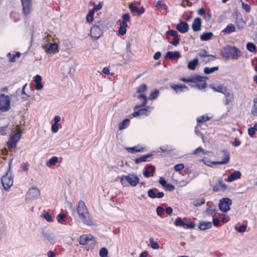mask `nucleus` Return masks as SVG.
I'll return each mask as SVG.
<instances>
[{
	"instance_id": "1",
	"label": "nucleus",
	"mask_w": 257,
	"mask_h": 257,
	"mask_svg": "<svg viewBox=\"0 0 257 257\" xmlns=\"http://www.w3.org/2000/svg\"><path fill=\"white\" fill-rule=\"evenodd\" d=\"M77 211L80 219L84 224L87 226L95 225L84 201L79 202Z\"/></svg>"
},
{
	"instance_id": "2",
	"label": "nucleus",
	"mask_w": 257,
	"mask_h": 257,
	"mask_svg": "<svg viewBox=\"0 0 257 257\" xmlns=\"http://www.w3.org/2000/svg\"><path fill=\"white\" fill-rule=\"evenodd\" d=\"M139 182V178L134 173L122 175L120 178V183L123 187H135L138 185Z\"/></svg>"
},
{
	"instance_id": "3",
	"label": "nucleus",
	"mask_w": 257,
	"mask_h": 257,
	"mask_svg": "<svg viewBox=\"0 0 257 257\" xmlns=\"http://www.w3.org/2000/svg\"><path fill=\"white\" fill-rule=\"evenodd\" d=\"M240 51L234 46H226L222 49V56L227 59L237 60Z\"/></svg>"
},
{
	"instance_id": "4",
	"label": "nucleus",
	"mask_w": 257,
	"mask_h": 257,
	"mask_svg": "<svg viewBox=\"0 0 257 257\" xmlns=\"http://www.w3.org/2000/svg\"><path fill=\"white\" fill-rule=\"evenodd\" d=\"M11 99L8 95L0 93V110L6 112L11 108Z\"/></svg>"
},
{
	"instance_id": "5",
	"label": "nucleus",
	"mask_w": 257,
	"mask_h": 257,
	"mask_svg": "<svg viewBox=\"0 0 257 257\" xmlns=\"http://www.w3.org/2000/svg\"><path fill=\"white\" fill-rule=\"evenodd\" d=\"M232 200L227 197L220 199L219 201V209L224 213H226L230 210V206L232 205Z\"/></svg>"
},
{
	"instance_id": "6",
	"label": "nucleus",
	"mask_w": 257,
	"mask_h": 257,
	"mask_svg": "<svg viewBox=\"0 0 257 257\" xmlns=\"http://www.w3.org/2000/svg\"><path fill=\"white\" fill-rule=\"evenodd\" d=\"M1 182L4 189L8 191L13 184V178L7 172L1 178Z\"/></svg>"
},
{
	"instance_id": "7",
	"label": "nucleus",
	"mask_w": 257,
	"mask_h": 257,
	"mask_svg": "<svg viewBox=\"0 0 257 257\" xmlns=\"http://www.w3.org/2000/svg\"><path fill=\"white\" fill-rule=\"evenodd\" d=\"M40 196V192L37 187H33L29 189L26 196V200L30 202L33 200L38 199Z\"/></svg>"
},
{
	"instance_id": "8",
	"label": "nucleus",
	"mask_w": 257,
	"mask_h": 257,
	"mask_svg": "<svg viewBox=\"0 0 257 257\" xmlns=\"http://www.w3.org/2000/svg\"><path fill=\"white\" fill-rule=\"evenodd\" d=\"M42 48L47 53H56L58 52V45L56 43L43 45Z\"/></svg>"
},
{
	"instance_id": "9",
	"label": "nucleus",
	"mask_w": 257,
	"mask_h": 257,
	"mask_svg": "<svg viewBox=\"0 0 257 257\" xmlns=\"http://www.w3.org/2000/svg\"><path fill=\"white\" fill-rule=\"evenodd\" d=\"M103 31L99 28L93 26L90 31V36L92 39L93 41L98 39L102 35Z\"/></svg>"
},
{
	"instance_id": "10",
	"label": "nucleus",
	"mask_w": 257,
	"mask_h": 257,
	"mask_svg": "<svg viewBox=\"0 0 257 257\" xmlns=\"http://www.w3.org/2000/svg\"><path fill=\"white\" fill-rule=\"evenodd\" d=\"M23 12L25 16L30 14L32 9V0H21Z\"/></svg>"
},
{
	"instance_id": "11",
	"label": "nucleus",
	"mask_w": 257,
	"mask_h": 257,
	"mask_svg": "<svg viewBox=\"0 0 257 257\" xmlns=\"http://www.w3.org/2000/svg\"><path fill=\"white\" fill-rule=\"evenodd\" d=\"M222 153L224 156V158L221 161H213L212 162L213 165H224L227 164L230 160V156L229 153L225 150H222Z\"/></svg>"
},
{
	"instance_id": "12",
	"label": "nucleus",
	"mask_w": 257,
	"mask_h": 257,
	"mask_svg": "<svg viewBox=\"0 0 257 257\" xmlns=\"http://www.w3.org/2000/svg\"><path fill=\"white\" fill-rule=\"evenodd\" d=\"M128 8L131 12L136 13L139 15H142L145 12V9L143 7H137L133 3H130Z\"/></svg>"
},
{
	"instance_id": "13",
	"label": "nucleus",
	"mask_w": 257,
	"mask_h": 257,
	"mask_svg": "<svg viewBox=\"0 0 257 257\" xmlns=\"http://www.w3.org/2000/svg\"><path fill=\"white\" fill-rule=\"evenodd\" d=\"M177 30L181 33H186L189 29V26L186 22H181L176 26Z\"/></svg>"
},
{
	"instance_id": "14",
	"label": "nucleus",
	"mask_w": 257,
	"mask_h": 257,
	"mask_svg": "<svg viewBox=\"0 0 257 257\" xmlns=\"http://www.w3.org/2000/svg\"><path fill=\"white\" fill-rule=\"evenodd\" d=\"M93 238V236L90 234L82 235L80 236L79 242L81 245H85L89 241H92Z\"/></svg>"
},
{
	"instance_id": "15",
	"label": "nucleus",
	"mask_w": 257,
	"mask_h": 257,
	"mask_svg": "<svg viewBox=\"0 0 257 257\" xmlns=\"http://www.w3.org/2000/svg\"><path fill=\"white\" fill-rule=\"evenodd\" d=\"M201 20L200 18H196L193 21L192 28L194 32H198L201 30Z\"/></svg>"
},
{
	"instance_id": "16",
	"label": "nucleus",
	"mask_w": 257,
	"mask_h": 257,
	"mask_svg": "<svg viewBox=\"0 0 257 257\" xmlns=\"http://www.w3.org/2000/svg\"><path fill=\"white\" fill-rule=\"evenodd\" d=\"M241 173L239 171H235L228 176L226 180L228 182H231L236 179L240 178Z\"/></svg>"
},
{
	"instance_id": "17",
	"label": "nucleus",
	"mask_w": 257,
	"mask_h": 257,
	"mask_svg": "<svg viewBox=\"0 0 257 257\" xmlns=\"http://www.w3.org/2000/svg\"><path fill=\"white\" fill-rule=\"evenodd\" d=\"M180 53L178 51H168L166 53L165 57L171 60H175L180 57Z\"/></svg>"
},
{
	"instance_id": "18",
	"label": "nucleus",
	"mask_w": 257,
	"mask_h": 257,
	"mask_svg": "<svg viewBox=\"0 0 257 257\" xmlns=\"http://www.w3.org/2000/svg\"><path fill=\"white\" fill-rule=\"evenodd\" d=\"M155 171V167L154 166L150 165L145 168L143 174L145 177L148 178L151 176V174L154 173Z\"/></svg>"
},
{
	"instance_id": "19",
	"label": "nucleus",
	"mask_w": 257,
	"mask_h": 257,
	"mask_svg": "<svg viewBox=\"0 0 257 257\" xmlns=\"http://www.w3.org/2000/svg\"><path fill=\"white\" fill-rule=\"evenodd\" d=\"M212 227V222L209 221H200L199 225V228L201 230H205L209 229Z\"/></svg>"
},
{
	"instance_id": "20",
	"label": "nucleus",
	"mask_w": 257,
	"mask_h": 257,
	"mask_svg": "<svg viewBox=\"0 0 257 257\" xmlns=\"http://www.w3.org/2000/svg\"><path fill=\"white\" fill-rule=\"evenodd\" d=\"M110 176H113L112 179L114 181L119 178V171L116 167H112L108 172Z\"/></svg>"
},
{
	"instance_id": "21",
	"label": "nucleus",
	"mask_w": 257,
	"mask_h": 257,
	"mask_svg": "<svg viewBox=\"0 0 257 257\" xmlns=\"http://www.w3.org/2000/svg\"><path fill=\"white\" fill-rule=\"evenodd\" d=\"M43 237L45 240L50 243H53L55 240V236L48 232H43Z\"/></svg>"
},
{
	"instance_id": "22",
	"label": "nucleus",
	"mask_w": 257,
	"mask_h": 257,
	"mask_svg": "<svg viewBox=\"0 0 257 257\" xmlns=\"http://www.w3.org/2000/svg\"><path fill=\"white\" fill-rule=\"evenodd\" d=\"M127 24L126 22L124 21H121L119 23V28L118 29V34L120 35H123L126 33V27Z\"/></svg>"
},
{
	"instance_id": "23",
	"label": "nucleus",
	"mask_w": 257,
	"mask_h": 257,
	"mask_svg": "<svg viewBox=\"0 0 257 257\" xmlns=\"http://www.w3.org/2000/svg\"><path fill=\"white\" fill-rule=\"evenodd\" d=\"M93 26L104 30L106 28V24L103 20H95Z\"/></svg>"
},
{
	"instance_id": "24",
	"label": "nucleus",
	"mask_w": 257,
	"mask_h": 257,
	"mask_svg": "<svg viewBox=\"0 0 257 257\" xmlns=\"http://www.w3.org/2000/svg\"><path fill=\"white\" fill-rule=\"evenodd\" d=\"M207 79V77H203L202 79H201V80H198L197 81V83L196 84V87L199 89H203L206 87V83L205 82V80Z\"/></svg>"
},
{
	"instance_id": "25",
	"label": "nucleus",
	"mask_w": 257,
	"mask_h": 257,
	"mask_svg": "<svg viewBox=\"0 0 257 257\" xmlns=\"http://www.w3.org/2000/svg\"><path fill=\"white\" fill-rule=\"evenodd\" d=\"M212 32L204 33L200 35V38L202 41H206L211 40L213 37Z\"/></svg>"
},
{
	"instance_id": "26",
	"label": "nucleus",
	"mask_w": 257,
	"mask_h": 257,
	"mask_svg": "<svg viewBox=\"0 0 257 257\" xmlns=\"http://www.w3.org/2000/svg\"><path fill=\"white\" fill-rule=\"evenodd\" d=\"M235 31V27L232 25L230 24L227 25L226 28L222 31V32L225 35L229 34L231 32H234Z\"/></svg>"
},
{
	"instance_id": "27",
	"label": "nucleus",
	"mask_w": 257,
	"mask_h": 257,
	"mask_svg": "<svg viewBox=\"0 0 257 257\" xmlns=\"http://www.w3.org/2000/svg\"><path fill=\"white\" fill-rule=\"evenodd\" d=\"M198 64V60L197 58H195L188 62L187 67L190 70H194Z\"/></svg>"
},
{
	"instance_id": "28",
	"label": "nucleus",
	"mask_w": 257,
	"mask_h": 257,
	"mask_svg": "<svg viewBox=\"0 0 257 257\" xmlns=\"http://www.w3.org/2000/svg\"><path fill=\"white\" fill-rule=\"evenodd\" d=\"M22 133V132L21 130H19L14 132V133L12 134L10 137L13 140H15V142H18L21 138Z\"/></svg>"
},
{
	"instance_id": "29",
	"label": "nucleus",
	"mask_w": 257,
	"mask_h": 257,
	"mask_svg": "<svg viewBox=\"0 0 257 257\" xmlns=\"http://www.w3.org/2000/svg\"><path fill=\"white\" fill-rule=\"evenodd\" d=\"M138 98L140 99H142L143 100V102H142V103L141 104V105H137L136 107H135V108L136 109H138L141 107H143V106H145V105L146 104L147 102V96L144 95V94H140V95L138 96Z\"/></svg>"
},
{
	"instance_id": "30",
	"label": "nucleus",
	"mask_w": 257,
	"mask_h": 257,
	"mask_svg": "<svg viewBox=\"0 0 257 257\" xmlns=\"http://www.w3.org/2000/svg\"><path fill=\"white\" fill-rule=\"evenodd\" d=\"M21 56V53L20 52H17L15 54L12 56L10 53H8L7 57L9 58V61L11 62H15L16 58H20Z\"/></svg>"
},
{
	"instance_id": "31",
	"label": "nucleus",
	"mask_w": 257,
	"mask_h": 257,
	"mask_svg": "<svg viewBox=\"0 0 257 257\" xmlns=\"http://www.w3.org/2000/svg\"><path fill=\"white\" fill-rule=\"evenodd\" d=\"M130 119L128 118H125L123 121H121L118 124V128L119 130H122L126 128L129 124Z\"/></svg>"
},
{
	"instance_id": "32",
	"label": "nucleus",
	"mask_w": 257,
	"mask_h": 257,
	"mask_svg": "<svg viewBox=\"0 0 257 257\" xmlns=\"http://www.w3.org/2000/svg\"><path fill=\"white\" fill-rule=\"evenodd\" d=\"M58 162V157L56 156H54L46 162V165L48 167H50L51 166H54Z\"/></svg>"
},
{
	"instance_id": "33",
	"label": "nucleus",
	"mask_w": 257,
	"mask_h": 257,
	"mask_svg": "<svg viewBox=\"0 0 257 257\" xmlns=\"http://www.w3.org/2000/svg\"><path fill=\"white\" fill-rule=\"evenodd\" d=\"M217 210L216 208H212L211 207H209L206 209L205 213L207 216H214L217 213Z\"/></svg>"
},
{
	"instance_id": "34",
	"label": "nucleus",
	"mask_w": 257,
	"mask_h": 257,
	"mask_svg": "<svg viewBox=\"0 0 257 257\" xmlns=\"http://www.w3.org/2000/svg\"><path fill=\"white\" fill-rule=\"evenodd\" d=\"M171 87L176 92L182 91L183 89L188 90V88L185 85H172Z\"/></svg>"
},
{
	"instance_id": "35",
	"label": "nucleus",
	"mask_w": 257,
	"mask_h": 257,
	"mask_svg": "<svg viewBox=\"0 0 257 257\" xmlns=\"http://www.w3.org/2000/svg\"><path fill=\"white\" fill-rule=\"evenodd\" d=\"M71 70V69L70 66L67 64L64 65L62 68V70L63 71V74L64 75H65L66 76L70 74Z\"/></svg>"
},
{
	"instance_id": "36",
	"label": "nucleus",
	"mask_w": 257,
	"mask_h": 257,
	"mask_svg": "<svg viewBox=\"0 0 257 257\" xmlns=\"http://www.w3.org/2000/svg\"><path fill=\"white\" fill-rule=\"evenodd\" d=\"M151 156V155H146L144 156H142L140 157L136 158L135 159V162L136 164H139L141 162H146L147 160V159L150 157Z\"/></svg>"
},
{
	"instance_id": "37",
	"label": "nucleus",
	"mask_w": 257,
	"mask_h": 257,
	"mask_svg": "<svg viewBox=\"0 0 257 257\" xmlns=\"http://www.w3.org/2000/svg\"><path fill=\"white\" fill-rule=\"evenodd\" d=\"M205 203V199L202 198H198L196 200H195L193 202V204L195 207H198L202 204H204Z\"/></svg>"
},
{
	"instance_id": "38",
	"label": "nucleus",
	"mask_w": 257,
	"mask_h": 257,
	"mask_svg": "<svg viewBox=\"0 0 257 257\" xmlns=\"http://www.w3.org/2000/svg\"><path fill=\"white\" fill-rule=\"evenodd\" d=\"M224 94H225L226 97L224 104L225 105H228L233 99V94L229 92L226 93V92Z\"/></svg>"
},
{
	"instance_id": "39",
	"label": "nucleus",
	"mask_w": 257,
	"mask_h": 257,
	"mask_svg": "<svg viewBox=\"0 0 257 257\" xmlns=\"http://www.w3.org/2000/svg\"><path fill=\"white\" fill-rule=\"evenodd\" d=\"M153 107L151 106H147L145 108H142L140 109V110H142L141 111V115L142 114H145L146 115H148L150 114V112L151 111V110L153 109Z\"/></svg>"
},
{
	"instance_id": "40",
	"label": "nucleus",
	"mask_w": 257,
	"mask_h": 257,
	"mask_svg": "<svg viewBox=\"0 0 257 257\" xmlns=\"http://www.w3.org/2000/svg\"><path fill=\"white\" fill-rule=\"evenodd\" d=\"M218 69V66H215L211 68H209L208 67H205L204 68V72L205 74H210L213 72H214L216 70H217Z\"/></svg>"
},
{
	"instance_id": "41",
	"label": "nucleus",
	"mask_w": 257,
	"mask_h": 257,
	"mask_svg": "<svg viewBox=\"0 0 257 257\" xmlns=\"http://www.w3.org/2000/svg\"><path fill=\"white\" fill-rule=\"evenodd\" d=\"M257 131V123L254 124L252 127H250L248 129V134L250 136H252Z\"/></svg>"
},
{
	"instance_id": "42",
	"label": "nucleus",
	"mask_w": 257,
	"mask_h": 257,
	"mask_svg": "<svg viewBox=\"0 0 257 257\" xmlns=\"http://www.w3.org/2000/svg\"><path fill=\"white\" fill-rule=\"evenodd\" d=\"M201 79H202V76L196 75L191 78H188V82L195 83L198 80H201Z\"/></svg>"
},
{
	"instance_id": "43",
	"label": "nucleus",
	"mask_w": 257,
	"mask_h": 257,
	"mask_svg": "<svg viewBox=\"0 0 257 257\" xmlns=\"http://www.w3.org/2000/svg\"><path fill=\"white\" fill-rule=\"evenodd\" d=\"M142 149L143 148L138 149L137 147H128L126 148V150L131 153H135L141 152Z\"/></svg>"
},
{
	"instance_id": "44",
	"label": "nucleus",
	"mask_w": 257,
	"mask_h": 257,
	"mask_svg": "<svg viewBox=\"0 0 257 257\" xmlns=\"http://www.w3.org/2000/svg\"><path fill=\"white\" fill-rule=\"evenodd\" d=\"M17 143L18 142H15V140H13L12 138L10 137V139L7 142V145L9 148H15L17 146Z\"/></svg>"
},
{
	"instance_id": "45",
	"label": "nucleus",
	"mask_w": 257,
	"mask_h": 257,
	"mask_svg": "<svg viewBox=\"0 0 257 257\" xmlns=\"http://www.w3.org/2000/svg\"><path fill=\"white\" fill-rule=\"evenodd\" d=\"M94 12L93 11H89L86 16V21L88 23H91L93 20Z\"/></svg>"
},
{
	"instance_id": "46",
	"label": "nucleus",
	"mask_w": 257,
	"mask_h": 257,
	"mask_svg": "<svg viewBox=\"0 0 257 257\" xmlns=\"http://www.w3.org/2000/svg\"><path fill=\"white\" fill-rule=\"evenodd\" d=\"M246 49L250 52H253L255 51L256 47L252 43L249 42L246 44Z\"/></svg>"
},
{
	"instance_id": "47",
	"label": "nucleus",
	"mask_w": 257,
	"mask_h": 257,
	"mask_svg": "<svg viewBox=\"0 0 257 257\" xmlns=\"http://www.w3.org/2000/svg\"><path fill=\"white\" fill-rule=\"evenodd\" d=\"M215 58V56L212 55H208L204 57V58H203L202 60L204 63H207L210 61L214 60Z\"/></svg>"
},
{
	"instance_id": "48",
	"label": "nucleus",
	"mask_w": 257,
	"mask_h": 257,
	"mask_svg": "<svg viewBox=\"0 0 257 257\" xmlns=\"http://www.w3.org/2000/svg\"><path fill=\"white\" fill-rule=\"evenodd\" d=\"M150 242L151 243V246L152 248L157 249L159 248V244L158 242L155 241L153 238H150Z\"/></svg>"
},
{
	"instance_id": "49",
	"label": "nucleus",
	"mask_w": 257,
	"mask_h": 257,
	"mask_svg": "<svg viewBox=\"0 0 257 257\" xmlns=\"http://www.w3.org/2000/svg\"><path fill=\"white\" fill-rule=\"evenodd\" d=\"M100 257H108V250L105 247L101 248L99 250Z\"/></svg>"
},
{
	"instance_id": "50",
	"label": "nucleus",
	"mask_w": 257,
	"mask_h": 257,
	"mask_svg": "<svg viewBox=\"0 0 257 257\" xmlns=\"http://www.w3.org/2000/svg\"><path fill=\"white\" fill-rule=\"evenodd\" d=\"M174 224L176 226H183L185 225V223L180 217H178L175 220Z\"/></svg>"
},
{
	"instance_id": "51",
	"label": "nucleus",
	"mask_w": 257,
	"mask_h": 257,
	"mask_svg": "<svg viewBox=\"0 0 257 257\" xmlns=\"http://www.w3.org/2000/svg\"><path fill=\"white\" fill-rule=\"evenodd\" d=\"M66 216L65 214H59L57 217L56 219L59 223H62L65 219Z\"/></svg>"
},
{
	"instance_id": "52",
	"label": "nucleus",
	"mask_w": 257,
	"mask_h": 257,
	"mask_svg": "<svg viewBox=\"0 0 257 257\" xmlns=\"http://www.w3.org/2000/svg\"><path fill=\"white\" fill-rule=\"evenodd\" d=\"M246 226L245 225H241L239 227H237L236 226H234V229L236 230L239 232H244L246 230Z\"/></svg>"
},
{
	"instance_id": "53",
	"label": "nucleus",
	"mask_w": 257,
	"mask_h": 257,
	"mask_svg": "<svg viewBox=\"0 0 257 257\" xmlns=\"http://www.w3.org/2000/svg\"><path fill=\"white\" fill-rule=\"evenodd\" d=\"M212 89L217 92H219L222 93H225L226 89L225 88H223L222 86H217L216 87H213Z\"/></svg>"
},
{
	"instance_id": "54",
	"label": "nucleus",
	"mask_w": 257,
	"mask_h": 257,
	"mask_svg": "<svg viewBox=\"0 0 257 257\" xmlns=\"http://www.w3.org/2000/svg\"><path fill=\"white\" fill-rule=\"evenodd\" d=\"M147 88V86L145 84H143L140 86L137 89V93H142L144 92Z\"/></svg>"
},
{
	"instance_id": "55",
	"label": "nucleus",
	"mask_w": 257,
	"mask_h": 257,
	"mask_svg": "<svg viewBox=\"0 0 257 257\" xmlns=\"http://www.w3.org/2000/svg\"><path fill=\"white\" fill-rule=\"evenodd\" d=\"M159 91L158 90H155L154 91L151 93L149 96V99L151 100L155 99L158 96Z\"/></svg>"
},
{
	"instance_id": "56",
	"label": "nucleus",
	"mask_w": 257,
	"mask_h": 257,
	"mask_svg": "<svg viewBox=\"0 0 257 257\" xmlns=\"http://www.w3.org/2000/svg\"><path fill=\"white\" fill-rule=\"evenodd\" d=\"M42 216L48 222H52L53 221L52 217L48 213H43L42 214Z\"/></svg>"
},
{
	"instance_id": "57",
	"label": "nucleus",
	"mask_w": 257,
	"mask_h": 257,
	"mask_svg": "<svg viewBox=\"0 0 257 257\" xmlns=\"http://www.w3.org/2000/svg\"><path fill=\"white\" fill-rule=\"evenodd\" d=\"M8 125L0 127V135L2 136L6 135L8 132Z\"/></svg>"
},
{
	"instance_id": "58",
	"label": "nucleus",
	"mask_w": 257,
	"mask_h": 257,
	"mask_svg": "<svg viewBox=\"0 0 257 257\" xmlns=\"http://www.w3.org/2000/svg\"><path fill=\"white\" fill-rule=\"evenodd\" d=\"M252 114L254 116H257V100L254 101V104L251 110Z\"/></svg>"
},
{
	"instance_id": "59",
	"label": "nucleus",
	"mask_w": 257,
	"mask_h": 257,
	"mask_svg": "<svg viewBox=\"0 0 257 257\" xmlns=\"http://www.w3.org/2000/svg\"><path fill=\"white\" fill-rule=\"evenodd\" d=\"M201 153L204 154L205 153V152L204 151V150L201 147L197 148V149L194 150L193 152V155H197L200 154Z\"/></svg>"
},
{
	"instance_id": "60",
	"label": "nucleus",
	"mask_w": 257,
	"mask_h": 257,
	"mask_svg": "<svg viewBox=\"0 0 257 257\" xmlns=\"http://www.w3.org/2000/svg\"><path fill=\"white\" fill-rule=\"evenodd\" d=\"M184 168V165L181 163V164H178L177 165H176L175 166H174V170L176 172H179L182 170H183Z\"/></svg>"
},
{
	"instance_id": "61",
	"label": "nucleus",
	"mask_w": 257,
	"mask_h": 257,
	"mask_svg": "<svg viewBox=\"0 0 257 257\" xmlns=\"http://www.w3.org/2000/svg\"><path fill=\"white\" fill-rule=\"evenodd\" d=\"M208 119H209V117L207 116L202 115V116L197 118V121L198 123H200L203 121H207Z\"/></svg>"
},
{
	"instance_id": "62",
	"label": "nucleus",
	"mask_w": 257,
	"mask_h": 257,
	"mask_svg": "<svg viewBox=\"0 0 257 257\" xmlns=\"http://www.w3.org/2000/svg\"><path fill=\"white\" fill-rule=\"evenodd\" d=\"M148 196L151 198H156V194L154 189H150L148 191Z\"/></svg>"
},
{
	"instance_id": "63",
	"label": "nucleus",
	"mask_w": 257,
	"mask_h": 257,
	"mask_svg": "<svg viewBox=\"0 0 257 257\" xmlns=\"http://www.w3.org/2000/svg\"><path fill=\"white\" fill-rule=\"evenodd\" d=\"M166 34L168 35H169V36H173L174 37H175L178 36L177 32L176 31L174 30H170L166 32Z\"/></svg>"
},
{
	"instance_id": "64",
	"label": "nucleus",
	"mask_w": 257,
	"mask_h": 257,
	"mask_svg": "<svg viewBox=\"0 0 257 257\" xmlns=\"http://www.w3.org/2000/svg\"><path fill=\"white\" fill-rule=\"evenodd\" d=\"M51 130L54 133H57L59 130V124L57 123H54L52 125Z\"/></svg>"
}]
</instances>
